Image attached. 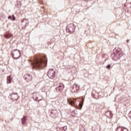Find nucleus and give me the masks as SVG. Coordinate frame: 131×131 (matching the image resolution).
Returning a JSON list of instances; mask_svg holds the SVG:
<instances>
[{"label":"nucleus","mask_w":131,"mask_h":131,"mask_svg":"<svg viewBox=\"0 0 131 131\" xmlns=\"http://www.w3.org/2000/svg\"><path fill=\"white\" fill-rule=\"evenodd\" d=\"M31 64L33 68H43L47 66V61L41 56H38L35 57L34 60L31 61Z\"/></svg>","instance_id":"nucleus-1"},{"label":"nucleus","mask_w":131,"mask_h":131,"mask_svg":"<svg viewBox=\"0 0 131 131\" xmlns=\"http://www.w3.org/2000/svg\"><path fill=\"white\" fill-rule=\"evenodd\" d=\"M122 56L123 55L121 53V49L119 48H115L114 49V52L111 55L112 59L114 61H117V60H119Z\"/></svg>","instance_id":"nucleus-2"},{"label":"nucleus","mask_w":131,"mask_h":131,"mask_svg":"<svg viewBox=\"0 0 131 131\" xmlns=\"http://www.w3.org/2000/svg\"><path fill=\"white\" fill-rule=\"evenodd\" d=\"M74 30H75V26L73 24H70L67 25L66 27L67 32L73 33V32H74Z\"/></svg>","instance_id":"nucleus-3"},{"label":"nucleus","mask_w":131,"mask_h":131,"mask_svg":"<svg viewBox=\"0 0 131 131\" xmlns=\"http://www.w3.org/2000/svg\"><path fill=\"white\" fill-rule=\"evenodd\" d=\"M56 76V71L53 69H50L49 70L48 72V76L51 79H53Z\"/></svg>","instance_id":"nucleus-4"},{"label":"nucleus","mask_w":131,"mask_h":131,"mask_svg":"<svg viewBox=\"0 0 131 131\" xmlns=\"http://www.w3.org/2000/svg\"><path fill=\"white\" fill-rule=\"evenodd\" d=\"M12 55L13 58L16 59H19L20 57H21L20 51L17 50H14V52L12 53Z\"/></svg>","instance_id":"nucleus-5"},{"label":"nucleus","mask_w":131,"mask_h":131,"mask_svg":"<svg viewBox=\"0 0 131 131\" xmlns=\"http://www.w3.org/2000/svg\"><path fill=\"white\" fill-rule=\"evenodd\" d=\"M24 78L27 82H29L32 80V76L29 74H26L24 75Z\"/></svg>","instance_id":"nucleus-6"},{"label":"nucleus","mask_w":131,"mask_h":131,"mask_svg":"<svg viewBox=\"0 0 131 131\" xmlns=\"http://www.w3.org/2000/svg\"><path fill=\"white\" fill-rule=\"evenodd\" d=\"M59 113H58V111L56 110H53L51 111L50 114V116L52 117L53 118H56V117H57Z\"/></svg>","instance_id":"nucleus-7"},{"label":"nucleus","mask_w":131,"mask_h":131,"mask_svg":"<svg viewBox=\"0 0 131 131\" xmlns=\"http://www.w3.org/2000/svg\"><path fill=\"white\" fill-rule=\"evenodd\" d=\"M64 89V84H62V83H60L58 85V86H57L55 90L56 91V92H57L58 93H61L63 91V89Z\"/></svg>","instance_id":"nucleus-8"},{"label":"nucleus","mask_w":131,"mask_h":131,"mask_svg":"<svg viewBox=\"0 0 131 131\" xmlns=\"http://www.w3.org/2000/svg\"><path fill=\"white\" fill-rule=\"evenodd\" d=\"M78 90H79V86L78 85L75 84L73 86H72V93H76V92H77Z\"/></svg>","instance_id":"nucleus-9"},{"label":"nucleus","mask_w":131,"mask_h":131,"mask_svg":"<svg viewBox=\"0 0 131 131\" xmlns=\"http://www.w3.org/2000/svg\"><path fill=\"white\" fill-rule=\"evenodd\" d=\"M28 23H29V21L28 20L26 19H24L21 20V25H22V28H25L27 25H28Z\"/></svg>","instance_id":"nucleus-10"},{"label":"nucleus","mask_w":131,"mask_h":131,"mask_svg":"<svg viewBox=\"0 0 131 131\" xmlns=\"http://www.w3.org/2000/svg\"><path fill=\"white\" fill-rule=\"evenodd\" d=\"M33 99H35V101H41V99H38V95H39V93H34L33 94Z\"/></svg>","instance_id":"nucleus-11"},{"label":"nucleus","mask_w":131,"mask_h":131,"mask_svg":"<svg viewBox=\"0 0 131 131\" xmlns=\"http://www.w3.org/2000/svg\"><path fill=\"white\" fill-rule=\"evenodd\" d=\"M11 98L13 101H17V100H18V98H19V96H18V94L15 93L11 94Z\"/></svg>","instance_id":"nucleus-12"},{"label":"nucleus","mask_w":131,"mask_h":131,"mask_svg":"<svg viewBox=\"0 0 131 131\" xmlns=\"http://www.w3.org/2000/svg\"><path fill=\"white\" fill-rule=\"evenodd\" d=\"M75 101H76V99H68V102L71 106H75Z\"/></svg>","instance_id":"nucleus-13"},{"label":"nucleus","mask_w":131,"mask_h":131,"mask_svg":"<svg viewBox=\"0 0 131 131\" xmlns=\"http://www.w3.org/2000/svg\"><path fill=\"white\" fill-rule=\"evenodd\" d=\"M27 116H24L21 119L22 124H25L26 123V121L27 120Z\"/></svg>","instance_id":"nucleus-14"},{"label":"nucleus","mask_w":131,"mask_h":131,"mask_svg":"<svg viewBox=\"0 0 131 131\" xmlns=\"http://www.w3.org/2000/svg\"><path fill=\"white\" fill-rule=\"evenodd\" d=\"M4 37H5V38H6L7 39H9V38H10V37H12V36H13V34H5L4 35Z\"/></svg>","instance_id":"nucleus-15"},{"label":"nucleus","mask_w":131,"mask_h":131,"mask_svg":"<svg viewBox=\"0 0 131 131\" xmlns=\"http://www.w3.org/2000/svg\"><path fill=\"white\" fill-rule=\"evenodd\" d=\"M116 131H124L122 126H119L116 129Z\"/></svg>","instance_id":"nucleus-16"},{"label":"nucleus","mask_w":131,"mask_h":131,"mask_svg":"<svg viewBox=\"0 0 131 131\" xmlns=\"http://www.w3.org/2000/svg\"><path fill=\"white\" fill-rule=\"evenodd\" d=\"M83 101H84V100L82 99V102H80V103H79V107H80L79 108V110H81V108H82V105H83Z\"/></svg>","instance_id":"nucleus-17"},{"label":"nucleus","mask_w":131,"mask_h":131,"mask_svg":"<svg viewBox=\"0 0 131 131\" xmlns=\"http://www.w3.org/2000/svg\"><path fill=\"white\" fill-rule=\"evenodd\" d=\"M11 76H9L8 77H7V83H11Z\"/></svg>","instance_id":"nucleus-18"},{"label":"nucleus","mask_w":131,"mask_h":131,"mask_svg":"<svg viewBox=\"0 0 131 131\" xmlns=\"http://www.w3.org/2000/svg\"><path fill=\"white\" fill-rule=\"evenodd\" d=\"M67 126L61 127V131H66V130H67Z\"/></svg>","instance_id":"nucleus-19"},{"label":"nucleus","mask_w":131,"mask_h":131,"mask_svg":"<svg viewBox=\"0 0 131 131\" xmlns=\"http://www.w3.org/2000/svg\"><path fill=\"white\" fill-rule=\"evenodd\" d=\"M110 67H111V66L110 64H108L106 67V68L107 69H110Z\"/></svg>","instance_id":"nucleus-20"},{"label":"nucleus","mask_w":131,"mask_h":131,"mask_svg":"<svg viewBox=\"0 0 131 131\" xmlns=\"http://www.w3.org/2000/svg\"><path fill=\"white\" fill-rule=\"evenodd\" d=\"M106 113H109L110 115H111V114H112V113H111V112L110 111H107Z\"/></svg>","instance_id":"nucleus-21"},{"label":"nucleus","mask_w":131,"mask_h":131,"mask_svg":"<svg viewBox=\"0 0 131 131\" xmlns=\"http://www.w3.org/2000/svg\"><path fill=\"white\" fill-rule=\"evenodd\" d=\"M12 17H13V18L12 19L13 21L16 20V18H15V16H14V15H12Z\"/></svg>","instance_id":"nucleus-22"},{"label":"nucleus","mask_w":131,"mask_h":131,"mask_svg":"<svg viewBox=\"0 0 131 131\" xmlns=\"http://www.w3.org/2000/svg\"><path fill=\"white\" fill-rule=\"evenodd\" d=\"M12 18V16H11V15L8 16V19H11Z\"/></svg>","instance_id":"nucleus-23"},{"label":"nucleus","mask_w":131,"mask_h":131,"mask_svg":"<svg viewBox=\"0 0 131 131\" xmlns=\"http://www.w3.org/2000/svg\"><path fill=\"white\" fill-rule=\"evenodd\" d=\"M126 41L127 42H128V41H129V40L127 39Z\"/></svg>","instance_id":"nucleus-24"},{"label":"nucleus","mask_w":131,"mask_h":131,"mask_svg":"<svg viewBox=\"0 0 131 131\" xmlns=\"http://www.w3.org/2000/svg\"><path fill=\"white\" fill-rule=\"evenodd\" d=\"M129 115H131V111L129 113Z\"/></svg>","instance_id":"nucleus-25"},{"label":"nucleus","mask_w":131,"mask_h":131,"mask_svg":"<svg viewBox=\"0 0 131 131\" xmlns=\"http://www.w3.org/2000/svg\"><path fill=\"white\" fill-rule=\"evenodd\" d=\"M124 128H125V129H127L126 127H124Z\"/></svg>","instance_id":"nucleus-26"},{"label":"nucleus","mask_w":131,"mask_h":131,"mask_svg":"<svg viewBox=\"0 0 131 131\" xmlns=\"http://www.w3.org/2000/svg\"><path fill=\"white\" fill-rule=\"evenodd\" d=\"M44 58H46V56H44Z\"/></svg>","instance_id":"nucleus-27"},{"label":"nucleus","mask_w":131,"mask_h":131,"mask_svg":"<svg viewBox=\"0 0 131 131\" xmlns=\"http://www.w3.org/2000/svg\"><path fill=\"white\" fill-rule=\"evenodd\" d=\"M127 130L128 131V129H127Z\"/></svg>","instance_id":"nucleus-28"}]
</instances>
